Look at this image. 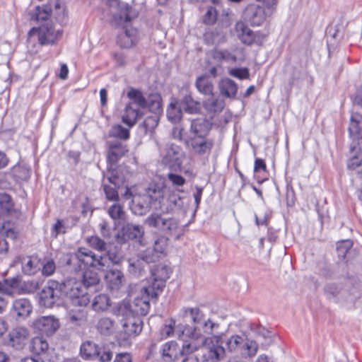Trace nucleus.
I'll return each instance as SVG.
<instances>
[{
  "instance_id": "nucleus-1",
  "label": "nucleus",
  "mask_w": 362,
  "mask_h": 362,
  "mask_svg": "<svg viewBox=\"0 0 362 362\" xmlns=\"http://www.w3.org/2000/svg\"><path fill=\"white\" fill-rule=\"evenodd\" d=\"M182 190L168 187L164 180L152 181L146 189V196L150 206L163 212L173 211L178 206L181 197L177 193Z\"/></svg>"
},
{
  "instance_id": "nucleus-2",
  "label": "nucleus",
  "mask_w": 362,
  "mask_h": 362,
  "mask_svg": "<svg viewBox=\"0 0 362 362\" xmlns=\"http://www.w3.org/2000/svg\"><path fill=\"white\" fill-rule=\"evenodd\" d=\"M119 262L120 258L116 255H112L110 251L101 255H96L88 248L80 247L71 254L67 264H76L81 270L93 268L103 272Z\"/></svg>"
},
{
  "instance_id": "nucleus-3",
  "label": "nucleus",
  "mask_w": 362,
  "mask_h": 362,
  "mask_svg": "<svg viewBox=\"0 0 362 362\" xmlns=\"http://www.w3.org/2000/svg\"><path fill=\"white\" fill-rule=\"evenodd\" d=\"M129 102L125 105L121 115V121L129 129L133 127L143 117L144 112V95L139 89L131 87L127 93Z\"/></svg>"
},
{
  "instance_id": "nucleus-4",
  "label": "nucleus",
  "mask_w": 362,
  "mask_h": 362,
  "mask_svg": "<svg viewBox=\"0 0 362 362\" xmlns=\"http://www.w3.org/2000/svg\"><path fill=\"white\" fill-rule=\"evenodd\" d=\"M62 35V30H56L52 24L46 23L30 28L28 33L27 42L31 44L37 40L40 46L54 45Z\"/></svg>"
},
{
  "instance_id": "nucleus-5",
  "label": "nucleus",
  "mask_w": 362,
  "mask_h": 362,
  "mask_svg": "<svg viewBox=\"0 0 362 362\" xmlns=\"http://www.w3.org/2000/svg\"><path fill=\"white\" fill-rule=\"evenodd\" d=\"M142 321L136 315L127 316L122 320L123 331L117 339L119 347L127 348L132 344V339L136 337L142 330Z\"/></svg>"
},
{
  "instance_id": "nucleus-6",
  "label": "nucleus",
  "mask_w": 362,
  "mask_h": 362,
  "mask_svg": "<svg viewBox=\"0 0 362 362\" xmlns=\"http://www.w3.org/2000/svg\"><path fill=\"white\" fill-rule=\"evenodd\" d=\"M172 269L164 264H157L151 270L152 282L144 287V291L153 297H158L165 286L166 281L170 278Z\"/></svg>"
},
{
  "instance_id": "nucleus-7",
  "label": "nucleus",
  "mask_w": 362,
  "mask_h": 362,
  "mask_svg": "<svg viewBox=\"0 0 362 362\" xmlns=\"http://www.w3.org/2000/svg\"><path fill=\"white\" fill-rule=\"evenodd\" d=\"M165 214L166 213L163 211L160 214L152 213L146 218V224L163 232L175 234L179 228L178 221L174 218L166 217Z\"/></svg>"
},
{
  "instance_id": "nucleus-8",
  "label": "nucleus",
  "mask_w": 362,
  "mask_h": 362,
  "mask_svg": "<svg viewBox=\"0 0 362 362\" xmlns=\"http://www.w3.org/2000/svg\"><path fill=\"white\" fill-rule=\"evenodd\" d=\"M237 29L241 31L239 34L240 40L243 44L248 46L255 45L262 47L268 36V34L261 30L254 32L243 23H238Z\"/></svg>"
},
{
  "instance_id": "nucleus-9",
  "label": "nucleus",
  "mask_w": 362,
  "mask_h": 362,
  "mask_svg": "<svg viewBox=\"0 0 362 362\" xmlns=\"http://www.w3.org/2000/svg\"><path fill=\"white\" fill-rule=\"evenodd\" d=\"M129 153L127 144L119 141H108L107 143L106 161L110 167L115 166L119 160Z\"/></svg>"
},
{
  "instance_id": "nucleus-10",
  "label": "nucleus",
  "mask_w": 362,
  "mask_h": 362,
  "mask_svg": "<svg viewBox=\"0 0 362 362\" xmlns=\"http://www.w3.org/2000/svg\"><path fill=\"white\" fill-rule=\"evenodd\" d=\"M349 130L354 143L351 151L362 153V115L358 112L351 115Z\"/></svg>"
},
{
  "instance_id": "nucleus-11",
  "label": "nucleus",
  "mask_w": 362,
  "mask_h": 362,
  "mask_svg": "<svg viewBox=\"0 0 362 362\" xmlns=\"http://www.w3.org/2000/svg\"><path fill=\"white\" fill-rule=\"evenodd\" d=\"M67 286L70 287L67 295H69V298L71 299L74 305L86 307L89 304L90 301V296L83 290L80 282L69 280L67 282Z\"/></svg>"
},
{
  "instance_id": "nucleus-12",
  "label": "nucleus",
  "mask_w": 362,
  "mask_h": 362,
  "mask_svg": "<svg viewBox=\"0 0 362 362\" xmlns=\"http://www.w3.org/2000/svg\"><path fill=\"white\" fill-rule=\"evenodd\" d=\"M59 320L53 316H42L33 321V329L40 334L49 336L59 328Z\"/></svg>"
},
{
  "instance_id": "nucleus-13",
  "label": "nucleus",
  "mask_w": 362,
  "mask_h": 362,
  "mask_svg": "<svg viewBox=\"0 0 362 362\" xmlns=\"http://www.w3.org/2000/svg\"><path fill=\"white\" fill-rule=\"evenodd\" d=\"M188 144L194 154L208 156L214 146V139L209 136L189 137Z\"/></svg>"
},
{
  "instance_id": "nucleus-14",
  "label": "nucleus",
  "mask_w": 362,
  "mask_h": 362,
  "mask_svg": "<svg viewBox=\"0 0 362 362\" xmlns=\"http://www.w3.org/2000/svg\"><path fill=\"white\" fill-rule=\"evenodd\" d=\"M61 293L57 282H49L40 293V303L45 307H52L59 300Z\"/></svg>"
},
{
  "instance_id": "nucleus-15",
  "label": "nucleus",
  "mask_w": 362,
  "mask_h": 362,
  "mask_svg": "<svg viewBox=\"0 0 362 362\" xmlns=\"http://www.w3.org/2000/svg\"><path fill=\"white\" fill-rule=\"evenodd\" d=\"M143 236L144 230L141 226L127 223L118 232L117 239L120 242H126L132 240L141 243Z\"/></svg>"
},
{
  "instance_id": "nucleus-16",
  "label": "nucleus",
  "mask_w": 362,
  "mask_h": 362,
  "mask_svg": "<svg viewBox=\"0 0 362 362\" xmlns=\"http://www.w3.org/2000/svg\"><path fill=\"white\" fill-rule=\"evenodd\" d=\"M181 156V148L179 146L173 144H168L165 148L162 163L170 168L180 166L182 164Z\"/></svg>"
},
{
  "instance_id": "nucleus-17",
  "label": "nucleus",
  "mask_w": 362,
  "mask_h": 362,
  "mask_svg": "<svg viewBox=\"0 0 362 362\" xmlns=\"http://www.w3.org/2000/svg\"><path fill=\"white\" fill-rule=\"evenodd\" d=\"M0 211L2 214L18 217L21 214V206H16L12 197L6 192L0 193Z\"/></svg>"
},
{
  "instance_id": "nucleus-18",
  "label": "nucleus",
  "mask_w": 362,
  "mask_h": 362,
  "mask_svg": "<svg viewBox=\"0 0 362 362\" xmlns=\"http://www.w3.org/2000/svg\"><path fill=\"white\" fill-rule=\"evenodd\" d=\"M150 299L157 300L158 297H153L144 291V287L141 290V296L134 298L132 305V311L136 315H146L150 310Z\"/></svg>"
},
{
  "instance_id": "nucleus-19",
  "label": "nucleus",
  "mask_w": 362,
  "mask_h": 362,
  "mask_svg": "<svg viewBox=\"0 0 362 362\" xmlns=\"http://www.w3.org/2000/svg\"><path fill=\"white\" fill-rule=\"evenodd\" d=\"M212 124L204 117H199L191 121L189 132L190 137L208 136L211 129Z\"/></svg>"
},
{
  "instance_id": "nucleus-20",
  "label": "nucleus",
  "mask_w": 362,
  "mask_h": 362,
  "mask_svg": "<svg viewBox=\"0 0 362 362\" xmlns=\"http://www.w3.org/2000/svg\"><path fill=\"white\" fill-rule=\"evenodd\" d=\"M29 332L23 327H17L9 332L8 344L16 349H22L28 339Z\"/></svg>"
},
{
  "instance_id": "nucleus-21",
  "label": "nucleus",
  "mask_w": 362,
  "mask_h": 362,
  "mask_svg": "<svg viewBox=\"0 0 362 362\" xmlns=\"http://www.w3.org/2000/svg\"><path fill=\"white\" fill-rule=\"evenodd\" d=\"M145 104L142 106L143 110L147 109L155 115H161L163 112L162 98L157 93H150L146 98L144 96Z\"/></svg>"
},
{
  "instance_id": "nucleus-22",
  "label": "nucleus",
  "mask_w": 362,
  "mask_h": 362,
  "mask_svg": "<svg viewBox=\"0 0 362 362\" xmlns=\"http://www.w3.org/2000/svg\"><path fill=\"white\" fill-rule=\"evenodd\" d=\"M124 275L119 269H110L105 275V281L111 290H118L124 281Z\"/></svg>"
},
{
  "instance_id": "nucleus-23",
  "label": "nucleus",
  "mask_w": 362,
  "mask_h": 362,
  "mask_svg": "<svg viewBox=\"0 0 362 362\" xmlns=\"http://www.w3.org/2000/svg\"><path fill=\"white\" fill-rule=\"evenodd\" d=\"M137 42V30L134 28L126 29L124 33L117 37V44L121 48H131Z\"/></svg>"
},
{
  "instance_id": "nucleus-24",
  "label": "nucleus",
  "mask_w": 362,
  "mask_h": 362,
  "mask_svg": "<svg viewBox=\"0 0 362 362\" xmlns=\"http://www.w3.org/2000/svg\"><path fill=\"white\" fill-rule=\"evenodd\" d=\"M107 4L109 6H117L120 11V18L126 22H130L132 19L137 17V13L133 10L132 7L128 4L121 5L119 0H107Z\"/></svg>"
},
{
  "instance_id": "nucleus-25",
  "label": "nucleus",
  "mask_w": 362,
  "mask_h": 362,
  "mask_svg": "<svg viewBox=\"0 0 362 362\" xmlns=\"http://www.w3.org/2000/svg\"><path fill=\"white\" fill-rule=\"evenodd\" d=\"M254 177L259 184H262L268 180L269 171L266 162L260 158H255L254 162Z\"/></svg>"
},
{
  "instance_id": "nucleus-26",
  "label": "nucleus",
  "mask_w": 362,
  "mask_h": 362,
  "mask_svg": "<svg viewBox=\"0 0 362 362\" xmlns=\"http://www.w3.org/2000/svg\"><path fill=\"white\" fill-rule=\"evenodd\" d=\"M220 93L222 95L234 98L238 93V85L237 83L228 78H222L218 83Z\"/></svg>"
},
{
  "instance_id": "nucleus-27",
  "label": "nucleus",
  "mask_w": 362,
  "mask_h": 362,
  "mask_svg": "<svg viewBox=\"0 0 362 362\" xmlns=\"http://www.w3.org/2000/svg\"><path fill=\"white\" fill-rule=\"evenodd\" d=\"M29 15L31 21L37 23L47 22L52 16V9L47 5L37 6Z\"/></svg>"
},
{
  "instance_id": "nucleus-28",
  "label": "nucleus",
  "mask_w": 362,
  "mask_h": 362,
  "mask_svg": "<svg viewBox=\"0 0 362 362\" xmlns=\"http://www.w3.org/2000/svg\"><path fill=\"white\" fill-rule=\"evenodd\" d=\"M198 91L206 97L214 96V85L206 76H199L195 82Z\"/></svg>"
},
{
  "instance_id": "nucleus-29",
  "label": "nucleus",
  "mask_w": 362,
  "mask_h": 362,
  "mask_svg": "<svg viewBox=\"0 0 362 362\" xmlns=\"http://www.w3.org/2000/svg\"><path fill=\"white\" fill-rule=\"evenodd\" d=\"M249 13V21L252 26L261 25L267 18L264 9L260 6L250 8Z\"/></svg>"
},
{
  "instance_id": "nucleus-30",
  "label": "nucleus",
  "mask_w": 362,
  "mask_h": 362,
  "mask_svg": "<svg viewBox=\"0 0 362 362\" xmlns=\"http://www.w3.org/2000/svg\"><path fill=\"white\" fill-rule=\"evenodd\" d=\"M13 310L18 316L26 317L32 311V305L26 298H20L13 301Z\"/></svg>"
},
{
  "instance_id": "nucleus-31",
  "label": "nucleus",
  "mask_w": 362,
  "mask_h": 362,
  "mask_svg": "<svg viewBox=\"0 0 362 362\" xmlns=\"http://www.w3.org/2000/svg\"><path fill=\"white\" fill-rule=\"evenodd\" d=\"M98 345L92 341L83 342L80 348V354L83 359L95 360L97 357Z\"/></svg>"
},
{
  "instance_id": "nucleus-32",
  "label": "nucleus",
  "mask_w": 362,
  "mask_h": 362,
  "mask_svg": "<svg viewBox=\"0 0 362 362\" xmlns=\"http://www.w3.org/2000/svg\"><path fill=\"white\" fill-rule=\"evenodd\" d=\"M42 262L37 256H30L23 265V271L25 274L34 275L37 274L42 267Z\"/></svg>"
},
{
  "instance_id": "nucleus-33",
  "label": "nucleus",
  "mask_w": 362,
  "mask_h": 362,
  "mask_svg": "<svg viewBox=\"0 0 362 362\" xmlns=\"http://www.w3.org/2000/svg\"><path fill=\"white\" fill-rule=\"evenodd\" d=\"M48 349V342L42 337H35L30 341V351L35 355L44 354L47 353Z\"/></svg>"
},
{
  "instance_id": "nucleus-34",
  "label": "nucleus",
  "mask_w": 362,
  "mask_h": 362,
  "mask_svg": "<svg viewBox=\"0 0 362 362\" xmlns=\"http://www.w3.org/2000/svg\"><path fill=\"white\" fill-rule=\"evenodd\" d=\"M111 305L110 298L106 294L96 296L92 303V308L97 312L105 311Z\"/></svg>"
},
{
  "instance_id": "nucleus-35",
  "label": "nucleus",
  "mask_w": 362,
  "mask_h": 362,
  "mask_svg": "<svg viewBox=\"0 0 362 362\" xmlns=\"http://www.w3.org/2000/svg\"><path fill=\"white\" fill-rule=\"evenodd\" d=\"M182 105L186 112L189 114H197L201 110V104L195 100L190 94L185 95L182 98Z\"/></svg>"
},
{
  "instance_id": "nucleus-36",
  "label": "nucleus",
  "mask_w": 362,
  "mask_h": 362,
  "mask_svg": "<svg viewBox=\"0 0 362 362\" xmlns=\"http://www.w3.org/2000/svg\"><path fill=\"white\" fill-rule=\"evenodd\" d=\"M178 351L179 346L177 343L175 341H170L165 342L162 346L161 354L163 358L172 360L173 358L176 357Z\"/></svg>"
},
{
  "instance_id": "nucleus-37",
  "label": "nucleus",
  "mask_w": 362,
  "mask_h": 362,
  "mask_svg": "<svg viewBox=\"0 0 362 362\" xmlns=\"http://www.w3.org/2000/svg\"><path fill=\"white\" fill-rule=\"evenodd\" d=\"M203 106L209 112H221L223 109L224 103L216 98L214 94L213 97H208L207 99L203 101Z\"/></svg>"
},
{
  "instance_id": "nucleus-38",
  "label": "nucleus",
  "mask_w": 362,
  "mask_h": 362,
  "mask_svg": "<svg viewBox=\"0 0 362 362\" xmlns=\"http://www.w3.org/2000/svg\"><path fill=\"white\" fill-rule=\"evenodd\" d=\"M97 329L104 335H110L115 328V322L109 317H102L97 323Z\"/></svg>"
},
{
  "instance_id": "nucleus-39",
  "label": "nucleus",
  "mask_w": 362,
  "mask_h": 362,
  "mask_svg": "<svg viewBox=\"0 0 362 362\" xmlns=\"http://www.w3.org/2000/svg\"><path fill=\"white\" fill-rule=\"evenodd\" d=\"M109 136L110 137L119 139L121 140H127L130 136L129 129L124 127L122 125L117 124L112 127Z\"/></svg>"
},
{
  "instance_id": "nucleus-40",
  "label": "nucleus",
  "mask_w": 362,
  "mask_h": 362,
  "mask_svg": "<svg viewBox=\"0 0 362 362\" xmlns=\"http://www.w3.org/2000/svg\"><path fill=\"white\" fill-rule=\"evenodd\" d=\"M347 163V167L351 170H356L362 177V153L356 152Z\"/></svg>"
},
{
  "instance_id": "nucleus-41",
  "label": "nucleus",
  "mask_w": 362,
  "mask_h": 362,
  "mask_svg": "<svg viewBox=\"0 0 362 362\" xmlns=\"http://www.w3.org/2000/svg\"><path fill=\"white\" fill-rule=\"evenodd\" d=\"M70 322L76 325H81L87 320V313L83 309L71 310L69 313Z\"/></svg>"
},
{
  "instance_id": "nucleus-42",
  "label": "nucleus",
  "mask_w": 362,
  "mask_h": 362,
  "mask_svg": "<svg viewBox=\"0 0 362 362\" xmlns=\"http://www.w3.org/2000/svg\"><path fill=\"white\" fill-rule=\"evenodd\" d=\"M212 57L218 62L223 60L236 62L237 57L232 54L228 50L215 49L212 51Z\"/></svg>"
},
{
  "instance_id": "nucleus-43",
  "label": "nucleus",
  "mask_w": 362,
  "mask_h": 362,
  "mask_svg": "<svg viewBox=\"0 0 362 362\" xmlns=\"http://www.w3.org/2000/svg\"><path fill=\"white\" fill-rule=\"evenodd\" d=\"M116 177H109V181L114 185V187L105 185L104 186V191L106 196V198L110 201H118L119 200V194L117 189H116V182L115 181Z\"/></svg>"
},
{
  "instance_id": "nucleus-44",
  "label": "nucleus",
  "mask_w": 362,
  "mask_h": 362,
  "mask_svg": "<svg viewBox=\"0 0 362 362\" xmlns=\"http://www.w3.org/2000/svg\"><path fill=\"white\" fill-rule=\"evenodd\" d=\"M167 117L168 119L173 122L176 123L179 122L182 118V111L177 106L175 103H171L167 108Z\"/></svg>"
},
{
  "instance_id": "nucleus-45",
  "label": "nucleus",
  "mask_w": 362,
  "mask_h": 362,
  "mask_svg": "<svg viewBox=\"0 0 362 362\" xmlns=\"http://www.w3.org/2000/svg\"><path fill=\"white\" fill-rule=\"evenodd\" d=\"M100 282V278L97 272L86 269L83 275V284L86 287L95 286Z\"/></svg>"
},
{
  "instance_id": "nucleus-46",
  "label": "nucleus",
  "mask_w": 362,
  "mask_h": 362,
  "mask_svg": "<svg viewBox=\"0 0 362 362\" xmlns=\"http://www.w3.org/2000/svg\"><path fill=\"white\" fill-rule=\"evenodd\" d=\"M108 214L113 220H124L125 211L122 205L114 204L108 209Z\"/></svg>"
},
{
  "instance_id": "nucleus-47",
  "label": "nucleus",
  "mask_w": 362,
  "mask_h": 362,
  "mask_svg": "<svg viewBox=\"0 0 362 362\" xmlns=\"http://www.w3.org/2000/svg\"><path fill=\"white\" fill-rule=\"evenodd\" d=\"M218 11L213 7L210 6L208 8L207 11L203 16V23L207 25H214L217 21Z\"/></svg>"
},
{
  "instance_id": "nucleus-48",
  "label": "nucleus",
  "mask_w": 362,
  "mask_h": 362,
  "mask_svg": "<svg viewBox=\"0 0 362 362\" xmlns=\"http://www.w3.org/2000/svg\"><path fill=\"white\" fill-rule=\"evenodd\" d=\"M159 122V115H155L147 117L144 122L143 126L146 132H152L157 127Z\"/></svg>"
},
{
  "instance_id": "nucleus-49",
  "label": "nucleus",
  "mask_w": 362,
  "mask_h": 362,
  "mask_svg": "<svg viewBox=\"0 0 362 362\" xmlns=\"http://www.w3.org/2000/svg\"><path fill=\"white\" fill-rule=\"evenodd\" d=\"M352 242L350 240L339 241L337 243V250L338 255L341 257H345L347 252L352 247Z\"/></svg>"
},
{
  "instance_id": "nucleus-50",
  "label": "nucleus",
  "mask_w": 362,
  "mask_h": 362,
  "mask_svg": "<svg viewBox=\"0 0 362 362\" xmlns=\"http://www.w3.org/2000/svg\"><path fill=\"white\" fill-rule=\"evenodd\" d=\"M98 354H97V357H95V359L100 361V362H110L112 360V353L110 349L104 346H98Z\"/></svg>"
},
{
  "instance_id": "nucleus-51",
  "label": "nucleus",
  "mask_w": 362,
  "mask_h": 362,
  "mask_svg": "<svg viewBox=\"0 0 362 362\" xmlns=\"http://www.w3.org/2000/svg\"><path fill=\"white\" fill-rule=\"evenodd\" d=\"M88 243L95 250L98 251L105 250V242L98 236H90L88 239Z\"/></svg>"
},
{
  "instance_id": "nucleus-52",
  "label": "nucleus",
  "mask_w": 362,
  "mask_h": 362,
  "mask_svg": "<svg viewBox=\"0 0 362 362\" xmlns=\"http://www.w3.org/2000/svg\"><path fill=\"white\" fill-rule=\"evenodd\" d=\"M229 74L238 79H247L250 77V73L247 68H234L229 71Z\"/></svg>"
},
{
  "instance_id": "nucleus-53",
  "label": "nucleus",
  "mask_w": 362,
  "mask_h": 362,
  "mask_svg": "<svg viewBox=\"0 0 362 362\" xmlns=\"http://www.w3.org/2000/svg\"><path fill=\"white\" fill-rule=\"evenodd\" d=\"M167 177L169 181L171 182L172 185L176 187H182L186 182V180L184 177L173 173H168Z\"/></svg>"
},
{
  "instance_id": "nucleus-54",
  "label": "nucleus",
  "mask_w": 362,
  "mask_h": 362,
  "mask_svg": "<svg viewBox=\"0 0 362 362\" xmlns=\"http://www.w3.org/2000/svg\"><path fill=\"white\" fill-rule=\"evenodd\" d=\"M6 287L9 291L8 295H12L14 290H16L21 286V279L19 277H13L11 279H5Z\"/></svg>"
},
{
  "instance_id": "nucleus-55",
  "label": "nucleus",
  "mask_w": 362,
  "mask_h": 362,
  "mask_svg": "<svg viewBox=\"0 0 362 362\" xmlns=\"http://www.w3.org/2000/svg\"><path fill=\"white\" fill-rule=\"evenodd\" d=\"M185 313H189L194 323H199L203 319L204 315L197 308H188L185 310Z\"/></svg>"
},
{
  "instance_id": "nucleus-56",
  "label": "nucleus",
  "mask_w": 362,
  "mask_h": 362,
  "mask_svg": "<svg viewBox=\"0 0 362 362\" xmlns=\"http://www.w3.org/2000/svg\"><path fill=\"white\" fill-rule=\"evenodd\" d=\"M42 274L48 276L54 274L55 271V264L53 260H49L42 265Z\"/></svg>"
},
{
  "instance_id": "nucleus-57",
  "label": "nucleus",
  "mask_w": 362,
  "mask_h": 362,
  "mask_svg": "<svg viewBox=\"0 0 362 362\" xmlns=\"http://www.w3.org/2000/svg\"><path fill=\"white\" fill-rule=\"evenodd\" d=\"M243 339L238 335L232 336L228 341V348L230 350H235L237 347L242 344Z\"/></svg>"
},
{
  "instance_id": "nucleus-58",
  "label": "nucleus",
  "mask_w": 362,
  "mask_h": 362,
  "mask_svg": "<svg viewBox=\"0 0 362 362\" xmlns=\"http://www.w3.org/2000/svg\"><path fill=\"white\" fill-rule=\"evenodd\" d=\"M168 238L160 237L155 241L154 250L159 253H163L167 247Z\"/></svg>"
},
{
  "instance_id": "nucleus-59",
  "label": "nucleus",
  "mask_w": 362,
  "mask_h": 362,
  "mask_svg": "<svg viewBox=\"0 0 362 362\" xmlns=\"http://www.w3.org/2000/svg\"><path fill=\"white\" fill-rule=\"evenodd\" d=\"M211 356L216 360L221 359L225 355V349L221 346H214L210 349Z\"/></svg>"
},
{
  "instance_id": "nucleus-60",
  "label": "nucleus",
  "mask_w": 362,
  "mask_h": 362,
  "mask_svg": "<svg viewBox=\"0 0 362 362\" xmlns=\"http://www.w3.org/2000/svg\"><path fill=\"white\" fill-rule=\"evenodd\" d=\"M245 349L247 350V354L250 357H252L256 355L258 350V344L256 341L250 340L247 341L245 344Z\"/></svg>"
},
{
  "instance_id": "nucleus-61",
  "label": "nucleus",
  "mask_w": 362,
  "mask_h": 362,
  "mask_svg": "<svg viewBox=\"0 0 362 362\" xmlns=\"http://www.w3.org/2000/svg\"><path fill=\"white\" fill-rule=\"evenodd\" d=\"M175 322L174 320H170L169 325H165L161 329V334L165 337H168L174 333Z\"/></svg>"
},
{
  "instance_id": "nucleus-62",
  "label": "nucleus",
  "mask_w": 362,
  "mask_h": 362,
  "mask_svg": "<svg viewBox=\"0 0 362 362\" xmlns=\"http://www.w3.org/2000/svg\"><path fill=\"white\" fill-rule=\"evenodd\" d=\"M113 362H132V356L129 352L119 353L116 354Z\"/></svg>"
},
{
  "instance_id": "nucleus-63",
  "label": "nucleus",
  "mask_w": 362,
  "mask_h": 362,
  "mask_svg": "<svg viewBox=\"0 0 362 362\" xmlns=\"http://www.w3.org/2000/svg\"><path fill=\"white\" fill-rule=\"evenodd\" d=\"M257 1L262 2L264 6L273 12L276 7L278 0H256Z\"/></svg>"
},
{
  "instance_id": "nucleus-64",
  "label": "nucleus",
  "mask_w": 362,
  "mask_h": 362,
  "mask_svg": "<svg viewBox=\"0 0 362 362\" xmlns=\"http://www.w3.org/2000/svg\"><path fill=\"white\" fill-rule=\"evenodd\" d=\"M62 222L61 220L58 219L52 227V235L55 238L57 237V235L62 232Z\"/></svg>"
}]
</instances>
